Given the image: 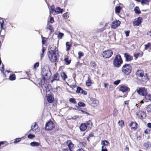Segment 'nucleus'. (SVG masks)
Segmentation results:
<instances>
[{
	"label": "nucleus",
	"mask_w": 151,
	"mask_h": 151,
	"mask_svg": "<svg viewBox=\"0 0 151 151\" xmlns=\"http://www.w3.org/2000/svg\"><path fill=\"white\" fill-rule=\"evenodd\" d=\"M43 90L44 91H45L46 93L47 92L50 91V87H51V86H41ZM47 94H46V96L47 100L48 102L51 103H52L54 100V99L53 96L51 94H48V96H47Z\"/></svg>",
	"instance_id": "obj_1"
},
{
	"label": "nucleus",
	"mask_w": 151,
	"mask_h": 151,
	"mask_svg": "<svg viewBox=\"0 0 151 151\" xmlns=\"http://www.w3.org/2000/svg\"><path fill=\"white\" fill-rule=\"evenodd\" d=\"M123 61L122 57L120 54L116 55L113 61V66L114 67L119 68L123 63Z\"/></svg>",
	"instance_id": "obj_2"
},
{
	"label": "nucleus",
	"mask_w": 151,
	"mask_h": 151,
	"mask_svg": "<svg viewBox=\"0 0 151 151\" xmlns=\"http://www.w3.org/2000/svg\"><path fill=\"white\" fill-rule=\"evenodd\" d=\"M42 79L41 80V82L42 81L45 82L46 78H49L51 76V73L50 68H48L47 70L43 69L42 71Z\"/></svg>",
	"instance_id": "obj_3"
},
{
	"label": "nucleus",
	"mask_w": 151,
	"mask_h": 151,
	"mask_svg": "<svg viewBox=\"0 0 151 151\" xmlns=\"http://www.w3.org/2000/svg\"><path fill=\"white\" fill-rule=\"evenodd\" d=\"M55 50H50L48 52V55L50 60L52 62H58L57 57Z\"/></svg>",
	"instance_id": "obj_4"
},
{
	"label": "nucleus",
	"mask_w": 151,
	"mask_h": 151,
	"mask_svg": "<svg viewBox=\"0 0 151 151\" xmlns=\"http://www.w3.org/2000/svg\"><path fill=\"white\" fill-rule=\"evenodd\" d=\"M122 70L124 73L127 75H129L132 72L131 65L129 64L126 63L122 66Z\"/></svg>",
	"instance_id": "obj_5"
},
{
	"label": "nucleus",
	"mask_w": 151,
	"mask_h": 151,
	"mask_svg": "<svg viewBox=\"0 0 151 151\" xmlns=\"http://www.w3.org/2000/svg\"><path fill=\"white\" fill-rule=\"evenodd\" d=\"M136 115L138 118L141 119H145L147 116L146 112L141 110L137 111Z\"/></svg>",
	"instance_id": "obj_6"
},
{
	"label": "nucleus",
	"mask_w": 151,
	"mask_h": 151,
	"mask_svg": "<svg viewBox=\"0 0 151 151\" xmlns=\"http://www.w3.org/2000/svg\"><path fill=\"white\" fill-rule=\"evenodd\" d=\"M55 127L54 123L52 121L50 120L46 123L45 129L47 131H50L52 130Z\"/></svg>",
	"instance_id": "obj_7"
},
{
	"label": "nucleus",
	"mask_w": 151,
	"mask_h": 151,
	"mask_svg": "<svg viewBox=\"0 0 151 151\" xmlns=\"http://www.w3.org/2000/svg\"><path fill=\"white\" fill-rule=\"evenodd\" d=\"M139 94L143 96H147V89L145 87L139 88V89H137L136 90Z\"/></svg>",
	"instance_id": "obj_8"
},
{
	"label": "nucleus",
	"mask_w": 151,
	"mask_h": 151,
	"mask_svg": "<svg viewBox=\"0 0 151 151\" xmlns=\"http://www.w3.org/2000/svg\"><path fill=\"white\" fill-rule=\"evenodd\" d=\"M119 91L123 93H125L123 96V97H125L127 96L128 93L130 91V89L126 86H121L119 88Z\"/></svg>",
	"instance_id": "obj_9"
},
{
	"label": "nucleus",
	"mask_w": 151,
	"mask_h": 151,
	"mask_svg": "<svg viewBox=\"0 0 151 151\" xmlns=\"http://www.w3.org/2000/svg\"><path fill=\"white\" fill-rule=\"evenodd\" d=\"M113 54V52L111 50H108L106 51H105L103 53V56L104 58H107L111 57Z\"/></svg>",
	"instance_id": "obj_10"
},
{
	"label": "nucleus",
	"mask_w": 151,
	"mask_h": 151,
	"mask_svg": "<svg viewBox=\"0 0 151 151\" xmlns=\"http://www.w3.org/2000/svg\"><path fill=\"white\" fill-rule=\"evenodd\" d=\"M40 128L38 127V125H37V123L36 122L34 123L32 125L31 129L29 131V132L31 130H32L35 132H39L40 131Z\"/></svg>",
	"instance_id": "obj_11"
},
{
	"label": "nucleus",
	"mask_w": 151,
	"mask_h": 151,
	"mask_svg": "<svg viewBox=\"0 0 151 151\" xmlns=\"http://www.w3.org/2000/svg\"><path fill=\"white\" fill-rule=\"evenodd\" d=\"M129 125L131 129L134 131L136 130L138 128V124L136 122H131Z\"/></svg>",
	"instance_id": "obj_12"
},
{
	"label": "nucleus",
	"mask_w": 151,
	"mask_h": 151,
	"mask_svg": "<svg viewBox=\"0 0 151 151\" xmlns=\"http://www.w3.org/2000/svg\"><path fill=\"white\" fill-rule=\"evenodd\" d=\"M142 17H139L137 18V19L135 21L133 22V24L134 26H139L142 22Z\"/></svg>",
	"instance_id": "obj_13"
},
{
	"label": "nucleus",
	"mask_w": 151,
	"mask_h": 151,
	"mask_svg": "<svg viewBox=\"0 0 151 151\" xmlns=\"http://www.w3.org/2000/svg\"><path fill=\"white\" fill-rule=\"evenodd\" d=\"M121 22L119 20H116L112 23L111 27L114 29H116L119 26Z\"/></svg>",
	"instance_id": "obj_14"
},
{
	"label": "nucleus",
	"mask_w": 151,
	"mask_h": 151,
	"mask_svg": "<svg viewBox=\"0 0 151 151\" xmlns=\"http://www.w3.org/2000/svg\"><path fill=\"white\" fill-rule=\"evenodd\" d=\"M60 78L59 74L57 73H56L53 76H52V79L51 80V82L52 83L55 81H59V78Z\"/></svg>",
	"instance_id": "obj_15"
},
{
	"label": "nucleus",
	"mask_w": 151,
	"mask_h": 151,
	"mask_svg": "<svg viewBox=\"0 0 151 151\" xmlns=\"http://www.w3.org/2000/svg\"><path fill=\"white\" fill-rule=\"evenodd\" d=\"M124 57L127 62H129L133 60V57L128 53H124Z\"/></svg>",
	"instance_id": "obj_16"
},
{
	"label": "nucleus",
	"mask_w": 151,
	"mask_h": 151,
	"mask_svg": "<svg viewBox=\"0 0 151 151\" xmlns=\"http://www.w3.org/2000/svg\"><path fill=\"white\" fill-rule=\"evenodd\" d=\"M79 128L80 130L81 131L83 132L85 131L87 129L86 124L85 123H81L80 125Z\"/></svg>",
	"instance_id": "obj_17"
},
{
	"label": "nucleus",
	"mask_w": 151,
	"mask_h": 151,
	"mask_svg": "<svg viewBox=\"0 0 151 151\" xmlns=\"http://www.w3.org/2000/svg\"><path fill=\"white\" fill-rule=\"evenodd\" d=\"M136 74L139 77H143L144 76V71L142 70H138L137 71Z\"/></svg>",
	"instance_id": "obj_18"
},
{
	"label": "nucleus",
	"mask_w": 151,
	"mask_h": 151,
	"mask_svg": "<svg viewBox=\"0 0 151 151\" xmlns=\"http://www.w3.org/2000/svg\"><path fill=\"white\" fill-rule=\"evenodd\" d=\"M86 126L87 129H90L93 126L91 120H89L86 122Z\"/></svg>",
	"instance_id": "obj_19"
},
{
	"label": "nucleus",
	"mask_w": 151,
	"mask_h": 151,
	"mask_svg": "<svg viewBox=\"0 0 151 151\" xmlns=\"http://www.w3.org/2000/svg\"><path fill=\"white\" fill-rule=\"evenodd\" d=\"M54 12L57 14L61 13L63 12V9L60 8V7H58L55 9Z\"/></svg>",
	"instance_id": "obj_20"
},
{
	"label": "nucleus",
	"mask_w": 151,
	"mask_h": 151,
	"mask_svg": "<svg viewBox=\"0 0 151 151\" xmlns=\"http://www.w3.org/2000/svg\"><path fill=\"white\" fill-rule=\"evenodd\" d=\"M64 61H65V64L66 65H69L71 63V59H69L68 57L67 56L66 57H65L64 58Z\"/></svg>",
	"instance_id": "obj_21"
},
{
	"label": "nucleus",
	"mask_w": 151,
	"mask_h": 151,
	"mask_svg": "<svg viewBox=\"0 0 151 151\" xmlns=\"http://www.w3.org/2000/svg\"><path fill=\"white\" fill-rule=\"evenodd\" d=\"M134 11L135 13L137 14H139L141 13L139 8L138 6H136L134 9Z\"/></svg>",
	"instance_id": "obj_22"
},
{
	"label": "nucleus",
	"mask_w": 151,
	"mask_h": 151,
	"mask_svg": "<svg viewBox=\"0 0 151 151\" xmlns=\"http://www.w3.org/2000/svg\"><path fill=\"white\" fill-rule=\"evenodd\" d=\"M109 144V142L107 140H103L101 142V144L102 145V146H104L105 147H106Z\"/></svg>",
	"instance_id": "obj_23"
},
{
	"label": "nucleus",
	"mask_w": 151,
	"mask_h": 151,
	"mask_svg": "<svg viewBox=\"0 0 151 151\" xmlns=\"http://www.w3.org/2000/svg\"><path fill=\"white\" fill-rule=\"evenodd\" d=\"M60 76L64 80H65V79L67 78V76L66 74L64 72H62L61 73Z\"/></svg>",
	"instance_id": "obj_24"
},
{
	"label": "nucleus",
	"mask_w": 151,
	"mask_h": 151,
	"mask_svg": "<svg viewBox=\"0 0 151 151\" xmlns=\"http://www.w3.org/2000/svg\"><path fill=\"white\" fill-rule=\"evenodd\" d=\"M0 25H1V30L0 32V33H1V32L2 29H4V21L3 19H2L1 20H0Z\"/></svg>",
	"instance_id": "obj_25"
},
{
	"label": "nucleus",
	"mask_w": 151,
	"mask_h": 151,
	"mask_svg": "<svg viewBox=\"0 0 151 151\" xmlns=\"http://www.w3.org/2000/svg\"><path fill=\"white\" fill-rule=\"evenodd\" d=\"M144 146L146 148H148L151 147V143L149 142H145L144 144Z\"/></svg>",
	"instance_id": "obj_26"
},
{
	"label": "nucleus",
	"mask_w": 151,
	"mask_h": 151,
	"mask_svg": "<svg viewBox=\"0 0 151 151\" xmlns=\"http://www.w3.org/2000/svg\"><path fill=\"white\" fill-rule=\"evenodd\" d=\"M30 145L33 147L39 146L40 145V143L36 142H33L30 143Z\"/></svg>",
	"instance_id": "obj_27"
},
{
	"label": "nucleus",
	"mask_w": 151,
	"mask_h": 151,
	"mask_svg": "<svg viewBox=\"0 0 151 151\" xmlns=\"http://www.w3.org/2000/svg\"><path fill=\"white\" fill-rule=\"evenodd\" d=\"M16 79L15 75L14 74H12L10 76L9 79L11 81L14 80Z\"/></svg>",
	"instance_id": "obj_28"
},
{
	"label": "nucleus",
	"mask_w": 151,
	"mask_h": 151,
	"mask_svg": "<svg viewBox=\"0 0 151 151\" xmlns=\"http://www.w3.org/2000/svg\"><path fill=\"white\" fill-rule=\"evenodd\" d=\"M145 100L148 101H151V94H149L145 97Z\"/></svg>",
	"instance_id": "obj_29"
},
{
	"label": "nucleus",
	"mask_w": 151,
	"mask_h": 151,
	"mask_svg": "<svg viewBox=\"0 0 151 151\" xmlns=\"http://www.w3.org/2000/svg\"><path fill=\"white\" fill-rule=\"evenodd\" d=\"M22 138H17L15 139L14 140V141L13 142V143L14 144H16L18 142H20L22 140Z\"/></svg>",
	"instance_id": "obj_30"
},
{
	"label": "nucleus",
	"mask_w": 151,
	"mask_h": 151,
	"mask_svg": "<svg viewBox=\"0 0 151 151\" xmlns=\"http://www.w3.org/2000/svg\"><path fill=\"white\" fill-rule=\"evenodd\" d=\"M66 45L67 48L66 50L67 51H68L70 50V48L71 47V45L69 44L68 42H67L66 43Z\"/></svg>",
	"instance_id": "obj_31"
},
{
	"label": "nucleus",
	"mask_w": 151,
	"mask_h": 151,
	"mask_svg": "<svg viewBox=\"0 0 151 151\" xmlns=\"http://www.w3.org/2000/svg\"><path fill=\"white\" fill-rule=\"evenodd\" d=\"M69 101L72 103L74 104H76L77 103V102L75 99L74 98H71L69 99Z\"/></svg>",
	"instance_id": "obj_32"
},
{
	"label": "nucleus",
	"mask_w": 151,
	"mask_h": 151,
	"mask_svg": "<svg viewBox=\"0 0 151 151\" xmlns=\"http://www.w3.org/2000/svg\"><path fill=\"white\" fill-rule=\"evenodd\" d=\"M121 9V8L119 6L116 7L115 8V12L116 13H119Z\"/></svg>",
	"instance_id": "obj_33"
},
{
	"label": "nucleus",
	"mask_w": 151,
	"mask_h": 151,
	"mask_svg": "<svg viewBox=\"0 0 151 151\" xmlns=\"http://www.w3.org/2000/svg\"><path fill=\"white\" fill-rule=\"evenodd\" d=\"M47 29H49L50 31V33H52L54 32L53 27L50 25L48 27H47Z\"/></svg>",
	"instance_id": "obj_34"
},
{
	"label": "nucleus",
	"mask_w": 151,
	"mask_h": 151,
	"mask_svg": "<svg viewBox=\"0 0 151 151\" xmlns=\"http://www.w3.org/2000/svg\"><path fill=\"white\" fill-rule=\"evenodd\" d=\"M91 79L89 77H88V80L86 82V85H91Z\"/></svg>",
	"instance_id": "obj_35"
},
{
	"label": "nucleus",
	"mask_w": 151,
	"mask_h": 151,
	"mask_svg": "<svg viewBox=\"0 0 151 151\" xmlns=\"http://www.w3.org/2000/svg\"><path fill=\"white\" fill-rule=\"evenodd\" d=\"M143 77H144V81L145 82H146L149 80V76H147V73H145V74H144Z\"/></svg>",
	"instance_id": "obj_36"
},
{
	"label": "nucleus",
	"mask_w": 151,
	"mask_h": 151,
	"mask_svg": "<svg viewBox=\"0 0 151 151\" xmlns=\"http://www.w3.org/2000/svg\"><path fill=\"white\" fill-rule=\"evenodd\" d=\"M78 105L80 107H85L86 106V104L81 101H79L78 103Z\"/></svg>",
	"instance_id": "obj_37"
},
{
	"label": "nucleus",
	"mask_w": 151,
	"mask_h": 151,
	"mask_svg": "<svg viewBox=\"0 0 151 151\" xmlns=\"http://www.w3.org/2000/svg\"><path fill=\"white\" fill-rule=\"evenodd\" d=\"M146 110L148 112H151V104L149 105L147 107Z\"/></svg>",
	"instance_id": "obj_38"
},
{
	"label": "nucleus",
	"mask_w": 151,
	"mask_h": 151,
	"mask_svg": "<svg viewBox=\"0 0 151 151\" xmlns=\"http://www.w3.org/2000/svg\"><path fill=\"white\" fill-rule=\"evenodd\" d=\"M63 17L65 19H68L69 18V16L68 12L64 13L63 15Z\"/></svg>",
	"instance_id": "obj_39"
},
{
	"label": "nucleus",
	"mask_w": 151,
	"mask_h": 151,
	"mask_svg": "<svg viewBox=\"0 0 151 151\" xmlns=\"http://www.w3.org/2000/svg\"><path fill=\"white\" fill-rule=\"evenodd\" d=\"M94 136L93 134V133H91L90 134H89L88 137L87 138V141L89 142L90 141L89 139V138L91 137Z\"/></svg>",
	"instance_id": "obj_40"
},
{
	"label": "nucleus",
	"mask_w": 151,
	"mask_h": 151,
	"mask_svg": "<svg viewBox=\"0 0 151 151\" xmlns=\"http://www.w3.org/2000/svg\"><path fill=\"white\" fill-rule=\"evenodd\" d=\"M82 88L79 86H78L77 87V90L76 91V92L77 93H81V91Z\"/></svg>",
	"instance_id": "obj_41"
},
{
	"label": "nucleus",
	"mask_w": 151,
	"mask_h": 151,
	"mask_svg": "<svg viewBox=\"0 0 151 151\" xmlns=\"http://www.w3.org/2000/svg\"><path fill=\"white\" fill-rule=\"evenodd\" d=\"M63 35H64L63 33L60 32H59L58 35V37L60 39H61L63 37Z\"/></svg>",
	"instance_id": "obj_42"
},
{
	"label": "nucleus",
	"mask_w": 151,
	"mask_h": 151,
	"mask_svg": "<svg viewBox=\"0 0 151 151\" xmlns=\"http://www.w3.org/2000/svg\"><path fill=\"white\" fill-rule=\"evenodd\" d=\"M118 124L120 126L122 127L124 125V122L123 120H121L119 121Z\"/></svg>",
	"instance_id": "obj_43"
},
{
	"label": "nucleus",
	"mask_w": 151,
	"mask_h": 151,
	"mask_svg": "<svg viewBox=\"0 0 151 151\" xmlns=\"http://www.w3.org/2000/svg\"><path fill=\"white\" fill-rule=\"evenodd\" d=\"M28 138L30 139H32L35 137L34 135L32 134H29L27 136Z\"/></svg>",
	"instance_id": "obj_44"
},
{
	"label": "nucleus",
	"mask_w": 151,
	"mask_h": 151,
	"mask_svg": "<svg viewBox=\"0 0 151 151\" xmlns=\"http://www.w3.org/2000/svg\"><path fill=\"white\" fill-rule=\"evenodd\" d=\"M78 58L80 59L81 57L83 56L84 54L81 51H79L78 52Z\"/></svg>",
	"instance_id": "obj_45"
},
{
	"label": "nucleus",
	"mask_w": 151,
	"mask_h": 151,
	"mask_svg": "<svg viewBox=\"0 0 151 151\" xmlns=\"http://www.w3.org/2000/svg\"><path fill=\"white\" fill-rule=\"evenodd\" d=\"M149 2L148 0H141V3L142 4H147V3Z\"/></svg>",
	"instance_id": "obj_46"
},
{
	"label": "nucleus",
	"mask_w": 151,
	"mask_h": 151,
	"mask_svg": "<svg viewBox=\"0 0 151 151\" xmlns=\"http://www.w3.org/2000/svg\"><path fill=\"white\" fill-rule=\"evenodd\" d=\"M101 151H108V150L106 147L104 146H102L101 147Z\"/></svg>",
	"instance_id": "obj_47"
},
{
	"label": "nucleus",
	"mask_w": 151,
	"mask_h": 151,
	"mask_svg": "<svg viewBox=\"0 0 151 151\" xmlns=\"http://www.w3.org/2000/svg\"><path fill=\"white\" fill-rule=\"evenodd\" d=\"M121 80H117L114 82V84L115 85H118L120 82Z\"/></svg>",
	"instance_id": "obj_48"
},
{
	"label": "nucleus",
	"mask_w": 151,
	"mask_h": 151,
	"mask_svg": "<svg viewBox=\"0 0 151 151\" xmlns=\"http://www.w3.org/2000/svg\"><path fill=\"white\" fill-rule=\"evenodd\" d=\"M84 146L83 144V143L82 142H80L78 144V147H84Z\"/></svg>",
	"instance_id": "obj_49"
},
{
	"label": "nucleus",
	"mask_w": 151,
	"mask_h": 151,
	"mask_svg": "<svg viewBox=\"0 0 151 151\" xmlns=\"http://www.w3.org/2000/svg\"><path fill=\"white\" fill-rule=\"evenodd\" d=\"M96 66V64L95 62H92L91 63V66L92 68H95Z\"/></svg>",
	"instance_id": "obj_50"
},
{
	"label": "nucleus",
	"mask_w": 151,
	"mask_h": 151,
	"mask_svg": "<svg viewBox=\"0 0 151 151\" xmlns=\"http://www.w3.org/2000/svg\"><path fill=\"white\" fill-rule=\"evenodd\" d=\"M39 65V62H37L35 63L34 65V68H36L37 67H38Z\"/></svg>",
	"instance_id": "obj_51"
},
{
	"label": "nucleus",
	"mask_w": 151,
	"mask_h": 151,
	"mask_svg": "<svg viewBox=\"0 0 151 151\" xmlns=\"http://www.w3.org/2000/svg\"><path fill=\"white\" fill-rule=\"evenodd\" d=\"M92 105L94 106H96L97 105V103H96V101L95 100H92Z\"/></svg>",
	"instance_id": "obj_52"
},
{
	"label": "nucleus",
	"mask_w": 151,
	"mask_h": 151,
	"mask_svg": "<svg viewBox=\"0 0 151 151\" xmlns=\"http://www.w3.org/2000/svg\"><path fill=\"white\" fill-rule=\"evenodd\" d=\"M118 114L117 111L114 110L113 112V115L114 116H116Z\"/></svg>",
	"instance_id": "obj_53"
},
{
	"label": "nucleus",
	"mask_w": 151,
	"mask_h": 151,
	"mask_svg": "<svg viewBox=\"0 0 151 151\" xmlns=\"http://www.w3.org/2000/svg\"><path fill=\"white\" fill-rule=\"evenodd\" d=\"M124 33L126 34V37H127L129 36L130 31L129 30L125 31L124 32Z\"/></svg>",
	"instance_id": "obj_54"
},
{
	"label": "nucleus",
	"mask_w": 151,
	"mask_h": 151,
	"mask_svg": "<svg viewBox=\"0 0 151 151\" xmlns=\"http://www.w3.org/2000/svg\"><path fill=\"white\" fill-rule=\"evenodd\" d=\"M81 93L84 95H86L87 93V92L86 91L83 90L82 89L81 91Z\"/></svg>",
	"instance_id": "obj_55"
},
{
	"label": "nucleus",
	"mask_w": 151,
	"mask_h": 151,
	"mask_svg": "<svg viewBox=\"0 0 151 151\" xmlns=\"http://www.w3.org/2000/svg\"><path fill=\"white\" fill-rule=\"evenodd\" d=\"M50 7L51 9V11L52 12L54 11V10L55 9V6L54 5H51L50 6Z\"/></svg>",
	"instance_id": "obj_56"
},
{
	"label": "nucleus",
	"mask_w": 151,
	"mask_h": 151,
	"mask_svg": "<svg viewBox=\"0 0 151 151\" xmlns=\"http://www.w3.org/2000/svg\"><path fill=\"white\" fill-rule=\"evenodd\" d=\"M0 70L4 74V65H2V67L0 69Z\"/></svg>",
	"instance_id": "obj_57"
},
{
	"label": "nucleus",
	"mask_w": 151,
	"mask_h": 151,
	"mask_svg": "<svg viewBox=\"0 0 151 151\" xmlns=\"http://www.w3.org/2000/svg\"><path fill=\"white\" fill-rule=\"evenodd\" d=\"M42 42L43 45L45 44L46 42L45 40L44 39V37H42Z\"/></svg>",
	"instance_id": "obj_58"
},
{
	"label": "nucleus",
	"mask_w": 151,
	"mask_h": 151,
	"mask_svg": "<svg viewBox=\"0 0 151 151\" xmlns=\"http://www.w3.org/2000/svg\"><path fill=\"white\" fill-rule=\"evenodd\" d=\"M150 43H148L147 44L145 45V49H146L147 48H148L149 47H150Z\"/></svg>",
	"instance_id": "obj_59"
},
{
	"label": "nucleus",
	"mask_w": 151,
	"mask_h": 151,
	"mask_svg": "<svg viewBox=\"0 0 151 151\" xmlns=\"http://www.w3.org/2000/svg\"><path fill=\"white\" fill-rule=\"evenodd\" d=\"M139 55V53H137L135 54H134V56L136 59L137 58L138 56Z\"/></svg>",
	"instance_id": "obj_60"
},
{
	"label": "nucleus",
	"mask_w": 151,
	"mask_h": 151,
	"mask_svg": "<svg viewBox=\"0 0 151 151\" xmlns=\"http://www.w3.org/2000/svg\"><path fill=\"white\" fill-rule=\"evenodd\" d=\"M50 22L51 23H52L54 22V18L53 17H51L50 19Z\"/></svg>",
	"instance_id": "obj_61"
},
{
	"label": "nucleus",
	"mask_w": 151,
	"mask_h": 151,
	"mask_svg": "<svg viewBox=\"0 0 151 151\" xmlns=\"http://www.w3.org/2000/svg\"><path fill=\"white\" fill-rule=\"evenodd\" d=\"M104 30V29H103V28L99 29L97 30V32H100L103 31Z\"/></svg>",
	"instance_id": "obj_62"
},
{
	"label": "nucleus",
	"mask_w": 151,
	"mask_h": 151,
	"mask_svg": "<svg viewBox=\"0 0 151 151\" xmlns=\"http://www.w3.org/2000/svg\"><path fill=\"white\" fill-rule=\"evenodd\" d=\"M129 101H124V104L126 105H127V106L129 105Z\"/></svg>",
	"instance_id": "obj_63"
},
{
	"label": "nucleus",
	"mask_w": 151,
	"mask_h": 151,
	"mask_svg": "<svg viewBox=\"0 0 151 151\" xmlns=\"http://www.w3.org/2000/svg\"><path fill=\"white\" fill-rule=\"evenodd\" d=\"M76 151H86L84 149L82 148H79Z\"/></svg>",
	"instance_id": "obj_64"
}]
</instances>
